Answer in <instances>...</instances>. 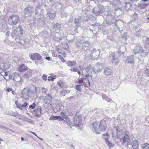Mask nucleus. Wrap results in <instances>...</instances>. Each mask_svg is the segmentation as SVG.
<instances>
[{
    "mask_svg": "<svg viewBox=\"0 0 149 149\" xmlns=\"http://www.w3.org/2000/svg\"><path fill=\"white\" fill-rule=\"evenodd\" d=\"M33 90L28 88H24L22 93V97L23 99L28 101L29 98L33 100L36 99L37 98L38 88L35 86H33Z\"/></svg>",
    "mask_w": 149,
    "mask_h": 149,
    "instance_id": "1",
    "label": "nucleus"
},
{
    "mask_svg": "<svg viewBox=\"0 0 149 149\" xmlns=\"http://www.w3.org/2000/svg\"><path fill=\"white\" fill-rule=\"evenodd\" d=\"M76 45L79 50L85 53H88L90 51L89 46L91 42L88 41L84 40L82 37L78 38L76 39Z\"/></svg>",
    "mask_w": 149,
    "mask_h": 149,
    "instance_id": "2",
    "label": "nucleus"
},
{
    "mask_svg": "<svg viewBox=\"0 0 149 149\" xmlns=\"http://www.w3.org/2000/svg\"><path fill=\"white\" fill-rule=\"evenodd\" d=\"M82 115L80 114L79 111L77 110L76 114L74 117L73 119V126H78L79 127H81L83 125V124L81 123Z\"/></svg>",
    "mask_w": 149,
    "mask_h": 149,
    "instance_id": "3",
    "label": "nucleus"
},
{
    "mask_svg": "<svg viewBox=\"0 0 149 149\" xmlns=\"http://www.w3.org/2000/svg\"><path fill=\"white\" fill-rule=\"evenodd\" d=\"M11 36L17 42L21 45L22 44V43L20 42V40H22V37L17 30L16 29L13 30L11 33Z\"/></svg>",
    "mask_w": 149,
    "mask_h": 149,
    "instance_id": "4",
    "label": "nucleus"
},
{
    "mask_svg": "<svg viewBox=\"0 0 149 149\" xmlns=\"http://www.w3.org/2000/svg\"><path fill=\"white\" fill-rule=\"evenodd\" d=\"M104 9V6L101 4H99L94 6L92 12L96 16L101 15Z\"/></svg>",
    "mask_w": 149,
    "mask_h": 149,
    "instance_id": "5",
    "label": "nucleus"
},
{
    "mask_svg": "<svg viewBox=\"0 0 149 149\" xmlns=\"http://www.w3.org/2000/svg\"><path fill=\"white\" fill-rule=\"evenodd\" d=\"M10 19L9 20L11 25H16L19 21V17L18 15H13L9 17Z\"/></svg>",
    "mask_w": 149,
    "mask_h": 149,
    "instance_id": "6",
    "label": "nucleus"
},
{
    "mask_svg": "<svg viewBox=\"0 0 149 149\" xmlns=\"http://www.w3.org/2000/svg\"><path fill=\"white\" fill-rule=\"evenodd\" d=\"M33 8L31 6H28L24 9V15L25 17L31 16L33 13Z\"/></svg>",
    "mask_w": 149,
    "mask_h": 149,
    "instance_id": "7",
    "label": "nucleus"
},
{
    "mask_svg": "<svg viewBox=\"0 0 149 149\" xmlns=\"http://www.w3.org/2000/svg\"><path fill=\"white\" fill-rule=\"evenodd\" d=\"M114 16L111 15L106 17L105 20H104V23L107 26H109L115 23L116 20L114 19Z\"/></svg>",
    "mask_w": 149,
    "mask_h": 149,
    "instance_id": "8",
    "label": "nucleus"
},
{
    "mask_svg": "<svg viewBox=\"0 0 149 149\" xmlns=\"http://www.w3.org/2000/svg\"><path fill=\"white\" fill-rule=\"evenodd\" d=\"M103 69V65L100 63H96L93 67V70L94 73L100 72Z\"/></svg>",
    "mask_w": 149,
    "mask_h": 149,
    "instance_id": "9",
    "label": "nucleus"
},
{
    "mask_svg": "<svg viewBox=\"0 0 149 149\" xmlns=\"http://www.w3.org/2000/svg\"><path fill=\"white\" fill-rule=\"evenodd\" d=\"M110 54V55L108 57L109 61H111L113 64L115 65H117L118 64V61L117 59L116 58L115 53L111 52Z\"/></svg>",
    "mask_w": 149,
    "mask_h": 149,
    "instance_id": "10",
    "label": "nucleus"
},
{
    "mask_svg": "<svg viewBox=\"0 0 149 149\" xmlns=\"http://www.w3.org/2000/svg\"><path fill=\"white\" fill-rule=\"evenodd\" d=\"M63 36L62 31L59 30L58 32H56L54 33L53 39L55 41H59L62 39V37Z\"/></svg>",
    "mask_w": 149,
    "mask_h": 149,
    "instance_id": "11",
    "label": "nucleus"
},
{
    "mask_svg": "<svg viewBox=\"0 0 149 149\" xmlns=\"http://www.w3.org/2000/svg\"><path fill=\"white\" fill-rule=\"evenodd\" d=\"M100 53L98 50H97L96 49H94L91 51V54L90 55V57L96 59L99 56Z\"/></svg>",
    "mask_w": 149,
    "mask_h": 149,
    "instance_id": "12",
    "label": "nucleus"
},
{
    "mask_svg": "<svg viewBox=\"0 0 149 149\" xmlns=\"http://www.w3.org/2000/svg\"><path fill=\"white\" fill-rule=\"evenodd\" d=\"M99 127L100 130L102 132L105 131L107 127V125L105 120H102L100 121Z\"/></svg>",
    "mask_w": 149,
    "mask_h": 149,
    "instance_id": "13",
    "label": "nucleus"
},
{
    "mask_svg": "<svg viewBox=\"0 0 149 149\" xmlns=\"http://www.w3.org/2000/svg\"><path fill=\"white\" fill-rule=\"evenodd\" d=\"M30 58L33 60L40 61L42 59V58L39 54L35 53L31 55Z\"/></svg>",
    "mask_w": 149,
    "mask_h": 149,
    "instance_id": "14",
    "label": "nucleus"
},
{
    "mask_svg": "<svg viewBox=\"0 0 149 149\" xmlns=\"http://www.w3.org/2000/svg\"><path fill=\"white\" fill-rule=\"evenodd\" d=\"M115 25L117 28L118 30L120 31V29L124 26V22L121 20L118 19L115 22Z\"/></svg>",
    "mask_w": 149,
    "mask_h": 149,
    "instance_id": "15",
    "label": "nucleus"
},
{
    "mask_svg": "<svg viewBox=\"0 0 149 149\" xmlns=\"http://www.w3.org/2000/svg\"><path fill=\"white\" fill-rule=\"evenodd\" d=\"M133 51L134 54H136L142 53L143 52V49L140 45L137 44L134 48Z\"/></svg>",
    "mask_w": 149,
    "mask_h": 149,
    "instance_id": "16",
    "label": "nucleus"
},
{
    "mask_svg": "<svg viewBox=\"0 0 149 149\" xmlns=\"http://www.w3.org/2000/svg\"><path fill=\"white\" fill-rule=\"evenodd\" d=\"M99 24L98 23H95L90 26L89 30L92 32L93 34L96 33V32L95 31L97 28H99Z\"/></svg>",
    "mask_w": 149,
    "mask_h": 149,
    "instance_id": "17",
    "label": "nucleus"
},
{
    "mask_svg": "<svg viewBox=\"0 0 149 149\" xmlns=\"http://www.w3.org/2000/svg\"><path fill=\"white\" fill-rule=\"evenodd\" d=\"M52 100V96L50 93H48L45 97V99L44 100V102L46 104H50Z\"/></svg>",
    "mask_w": 149,
    "mask_h": 149,
    "instance_id": "18",
    "label": "nucleus"
},
{
    "mask_svg": "<svg viewBox=\"0 0 149 149\" xmlns=\"http://www.w3.org/2000/svg\"><path fill=\"white\" fill-rule=\"evenodd\" d=\"M104 73L105 76H109L113 74V72L110 68L106 67L104 68Z\"/></svg>",
    "mask_w": 149,
    "mask_h": 149,
    "instance_id": "19",
    "label": "nucleus"
},
{
    "mask_svg": "<svg viewBox=\"0 0 149 149\" xmlns=\"http://www.w3.org/2000/svg\"><path fill=\"white\" fill-rule=\"evenodd\" d=\"M145 31L143 29H140L135 33V35L138 37H143L145 35Z\"/></svg>",
    "mask_w": 149,
    "mask_h": 149,
    "instance_id": "20",
    "label": "nucleus"
},
{
    "mask_svg": "<svg viewBox=\"0 0 149 149\" xmlns=\"http://www.w3.org/2000/svg\"><path fill=\"white\" fill-rule=\"evenodd\" d=\"M111 15V14L110 13V8H107L105 10H104V11H103L101 15L103 16L104 18Z\"/></svg>",
    "mask_w": 149,
    "mask_h": 149,
    "instance_id": "21",
    "label": "nucleus"
},
{
    "mask_svg": "<svg viewBox=\"0 0 149 149\" xmlns=\"http://www.w3.org/2000/svg\"><path fill=\"white\" fill-rule=\"evenodd\" d=\"M56 15L55 12L53 10H51L50 12H48L47 13V17H48L49 19L51 20L54 19Z\"/></svg>",
    "mask_w": 149,
    "mask_h": 149,
    "instance_id": "22",
    "label": "nucleus"
},
{
    "mask_svg": "<svg viewBox=\"0 0 149 149\" xmlns=\"http://www.w3.org/2000/svg\"><path fill=\"white\" fill-rule=\"evenodd\" d=\"M121 8L125 11V10H129L131 7V5L129 2H125L121 6Z\"/></svg>",
    "mask_w": 149,
    "mask_h": 149,
    "instance_id": "23",
    "label": "nucleus"
},
{
    "mask_svg": "<svg viewBox=\"0 0 149 149\" xmlns=\"http://www.w3.org/2000/svg\"><path fill=\"white\" fill-rule=\"evenodd\" d=\"M42 111L41 107L40 106H38V107L36 108L34 110L36 116L38 117H39L40 116V114L41 113Z\"/></svg>",
    "mask_w": 149,
    "mask_h": 149,
    "instance_id": "24",
    "label": "nucleus"
},
{
    "mask_svg": "<svg viewBox=\"0 0 149 149\" xmlns=\"http://www.w3.org/2000/svg\"><path fill=\"white\" fill-rule=\"evenodd\" d=\"M13 80L14 81L19 82L21 80V78L18 73H15L13 74Z\"/></svg>",
    "mask_w": 149,
    "mask_h": 149,
    "instance_id": "25",
    "label": "nucleus"
},
{
    "mask_svg": "<svg viewBox=\"0 0 149 149\" xmlns=\"http://www.w3.org/2000/svg\"><path fill=\"white\" fill-rule=\"evenodd\" d=\"M97 123L94 122L92 124L91 127L93 130L95 131L96 134H99L100 133V131L97 129Z\"/></svg>",
    "mask_w": 149,
    "mask_h": 149,
    "instance_id": "26",
    "label": "nucleus"
},
{
    "mask_svg": "<svg viewBox=\"0 0 149 149\" xmlns=\"http://www.w3.org/2000/svg\"><path fill=\"white\" fill-rule=\"evenodd\" d=\"M129 140H130V138L128 134H125L124 137L122 139H120V141H123V143H125L126 142L127 143V144L129 143H130L129 141Z\"/></svg>",
    "mask_w": 149,
    "mask_h": 149,
    "instance_id": "27",
    "label": "nucleus"
},
{
    "mask_svg": "<svg viewBox=\"0 0 149 149\" xmlns=\"http://www.w3.org/2000/svg\"><path fill=\"white\" fill-rule=\"evenodd\" d=\"M37 22L40 24L45 25L46 24V19L43 16L40 17L38 19Z\"/></svg>",
    "mask_w": 149,
    "mask_h": 149,
    "instance_id": "28",
    "label": "nucleus"
},
{
    "mask_svg": "<svg viewBox=\"0 0 149 149\" xmlns=\"http://www.w3.org/2000/svg\"><path fill=\"white\" fill-rule=\"evenodd\" d=\"M61 28V24L58 23H54L53 25L52 29L54 31H56L60 30Z\"/></svg>",
    "mask_w": 149,
    "mask_h": 149,
    "instance_id": "29",
    "label": "nucleus"
},
{
    "mask_svg": "<svg viewBox=\"0 0 149 149\" xmlns=\"http://www.w3.org/2000/svg\"><path fill=\"white\" fill-rule=\"evenodd\" d=\"M49 120H58L60 121L63 120V118L59 116H52L50 117Z\"/></svg>",
    "mask_w": 149,
    "mask_h": 149,
    "instance_id": "30",
    "label": "nucleus"
},
{
    "mask_svg": "<svg viewBox=\"0 0 149 149\" xmlns=\"http://www.w3.org/2000/svg\"><path fill=\"white\" fill-rule=\"evenodd\" d=\"M66 38L68 42L70 43L73 41L74 39V37L72 34H70L68 35Z\"/></svg>",
    "mask_w": 149,
    "mask_h": 149,
    "instance_id": "31",
    "label": "nucleus"
},
{
    "mask_svg": "<svg viewBox=\"0 0 149 149\" xmlns=\"http://www.w3.org/2000/svg\"><path fill=\"white\" fill-rule=\"evenodd\" d=\"M125 48L124 46H120L118 49V53L121 55L123 54L125 51Z\"/></svg>",
    "mask_w": 149,
    "mask_h": 149,
    "instance_id": "32",
    "label": "nucleus"
},
{
    "mask_svg": "<svg viewBox=\"0 0 149 149\" xmlns=\"http://www.w3.org/2000/svg\"><path fill=\"white\" fill-rule=\"evenodd\" d=\"M148 5V4L145 3L144 2H141L138 4V6L141 9H144Z\"/></svg>",
    "mask_w": 149,
    "mask_h": 149,
    "instance_id": "33",
    "label": "nucleus"
},
{
    "mask_svg": "<svg viewBox=\"0 0 149 149\" xmlns=\"http://www.w3.org/2000/svg\"><path fill=\"white\" fill-rule=\"evenodd\" d=\"M126 61L128 63H133L134 61V56L131 55L127 57L126 59Z\"/></svg>",
    "mask_w": 149,
    "mask_h": 149,
    "instance_id": "34",
    "label": "nucleus"
},
{
    "mask_svg": "<svg viewBox=\"0 0 149 149\" xmlns=\"http://www.w3.org/2000/svg\"><path fill=\"white\" fill-rule=\"evenodd\" d=\"M27 68V67L25 66L24 64H22L20 66L19 70L20 72H23L26 71Z\"/></svg>",
    "mask_w": 149,
    "mask_h": 149,
    "instance_id": "35",
    "label": "nucleus"
},
{
    "mask_svg": "<svg viewBox=\"0 0 149 149\" xmlns=\"http://www.w3.org/2000/svg\"><path fill=\"white\" fill-rule=\"evenodd\" d=\"M17 29L21 35H22L24 34L25 33V31L23 29L22 27L20 25H19Z\"/></svg>",
    "mask_w": 149,
    "mask_h": 149,
    "instance_id": "36",
    "label": "nucleus"
},
{
    "mask_svg": "<svg viewBox=\"0 0 149 149\" xmlns=\"http://www.w3.org/2000/svg\"><path fill=\"white\" fill-rule=\"evenodd\" d=\"M115 13H119V15L123 14V12L124 11L123 8H119L115 9Z\"/></svg>",
    "mask_w": 149,
    "mask_h": 149,
    "instance_id": "37",
    "label": "nucleus"
},
{
    "mask_svg": "<svg viewBox=\"0 0 149 149\" xmlns=\"http://www.w3.org/2000/svg\"><path fill=\"white\" fill-rule=\"evenodd\" d=\"M81 21L80 17L76 18L74 20V24H78L81 23Z\"/></svg>",
    "mask_w": 149,
    "mask_h": 149,
    "instance_id": "38",
    "label": "nucleus"
},
{
    "mask_svg": "<svg viewBox=\"0 0 149 149\" xmlns=\"http://www.w3.org/2000/svg\"><path fill=\"white\" fill-rule=\"evenodd\" d=\"M31 72L30 71L28 72L26 74H24V77L26 79H28L31 76Z\"/></svg>",
    "mask_w": 149,
    "mask_h": 149,
    "instance_id": "39",
    "label": "nucleus"
},
{
    "mask_svg": "<svg viewBox=\"0 0 149 149\" xmlns=\"http://www.w3.org/2000/svg\"><path fill=\"white\" fill-rule=\"evenodd\" d=\"M102 96L103 100H106L108 102H111V101H112L106 95L104 94H102Z\"/></svg>",
    "mask_w": 149,
    "mask_h": 149,
    "instance_id": "40",
    "label": "nucleus"
},
{
    "mask_svg": "<svg viewBox=\"0 0 149 149\" xmlns=\"http://www.w3.org/2000/svg\"><path fill=\"white\" fill-rule=\"evenodd\" d=\"M111 4L113 6H118L121 4V2L119 0H113Z\"/></svg>",
    "mask_w": 149,
    "mask_h": 149,
    "instance_id": "41",
    "label": "nucleus"
},
{
    "mask_svg": "<svg viewBox=\"0 0 149 149\" xmlns=\"http://www.w3.org/2000/svg\"><path fill=\"white\" fill-rule=\"evenodd\" d=\"M66 63L68 66L72 67L76 64V62L75 61H68Z\"/></svg>",
    "mask_w": 149,
    "mask_h": 149,
    "instance_id": "42",
    "label": "nucleus"
},
{
    "mask_svg": "<svg viewBox=\"0 0 149 149\" xmlns=\"http://www.w3.org/2000/svg\"><path fill=\"white\" fill-rule=\"evenodd\" d=\"M56 8L58 10H61L63 7L62 4L60 2L57 3L56 4Z\"/></svg>",
    "mask_w": 149,
    "mask_h": 149,
    "instance_id": "43",
    "label": "nucleus"
},
{
    "mask_svg": "<svg viewBox=\"0 0 149 149\" xmlns=\"http://www.w3.org/2000/svg\"><path fill=\"white\" fill-rule=\"evenodd\" d=\"M130 12L132 13L131 15V16L132 18L135 19L137 17L138 15L136 13L132 10H130Z\"/></svg>",
    "mask_w": 149,
    "mask_h": 149,
    "instance_id": "44",
    "label": "nucleus"
},
{
    "mask_svg": "<svg viewBox=\"0 0 149 149\" xmlns=\"http://www.w3.org/2000/svg\"><path fill=\"white\" fill-rule=\"evenodd\" d=\"M141 147L142 149H149V143H146L142 144Z\"/></svg>",
    "mask_w": 149,
    "mask_h": 149,
    "instance_id": "45",
    "label": "nucleus"
},
{
    "mask_svg": "<svg viewBox=\"0 0 149 149\" xmlns=\"http://www.w3.org/2000/svg\"><path fill=\"white\" fill-rule=\"evenodd\" d=\"M65 119L67 124L69 126H70V128H71V126H73V123L72 122H71L70 121L69 118L68 117H67Z\"/></svg>",
    "mask_w": 149,
    "mask_h": 149,
    "instance_id": "46",
    "label": "nucleus"
},
{
    "mask_svg": "<svg viewBox=\"0 0 149 149\" xmlns=\"http://www.w3.org/2000/svg\"><path fill=\"white\" fill-rule=\"evenodd\" d=\"M112 136L113 137V139L115 140L117 139L118 138V131L117 130V132L116 133H112Z\"/></svg>",
    "mask_w": 149,
    "mask_h": 149,
    "instance_id": "47",
    "label": "nucleus"
},
{
    "mask_svg": "<svg viewBox=\"0 0 149 149\" xmlns=\"http://www.w3.org/2000/svg\"><path fill=\"white\" fill-rule=\"evenodd\" d=\"M1 74L2 75H3L4 76L3 77L6 80H8L7 77V76H8V73L7 72H3L2 73H1Z\"/></svg>",
    "mask_w": 149,
    "mask_h": 149,
    "instance_id": "48",
    "label": "nucleus"
},
{
    "mask_svg": "<svg viewBox=\"0 0 149 149\" xmlns=\"http://www.w3.org/2000/svg\"><path fill=\"white\" fill-rule=\"evenodd\" d=\"M145 73L149 77V66H146L145 68Z\"/></svg>",
    "mask_w": 149,
    "mask_h": 149,
    "instance_id": "49",
    "label": "nucleus"
},
{
    "mask_svg": "<svg viewBox=\"0 0 149 149\" xmlns=\"http://www.w3.org/2000/svg\"><path fill=\"white\" fill-rule=\"evenodd\" d=\"M8 114L12 116L17 117L18 116V113L14 112L12 111H10L8 112Z\"/></svg>",
    "mask_w": 149,
    "mask_h": 149,
    "instance_id": "50",
    "label": "nucleus"
},
{
    "mask_svg": "<svg viewBox=\"0 0 149 149\" xmlns=\"http://www.w3.org/2000/svg\"><path fill=\"white\" fill-rule=\"evenodd\" d=\"M36 2H36L37 3V4L39 6H41L42 5L44 2V0H36Z\"/></svg>",
    "mask_w": 149,
    "mask_h": 149,
    "instance_id": "51",
    "label": "nucleus"
},
{
    "mask_svg": "<svg viewBox=\"0 0 149 149\" xmlns=\"http://www.w3.org/2000/svg\"><path fill=\"white\" fill-rule=\"evenodd\" d=\"M15 104L17 108L20 109L21 110H22L23 108H22V104H21L19 103H18V102H16V101L15 102Z\"/></svg>",
    "mask_w": 149,
    "mask_h": 149,
    "instance_id": "52",
    "label": "nucleus"
},
{
    "mask_svg": "<svg viewBox=\"0 0 149 149\" xmlns=\"http://www.w3.org/2000/svg\"><path fill=\"white\" fill-rule=\"evenodd\" d=\"M24 120L25 121H26L27 122H28L29 123H31V124L32 123L33 121L32 120L29 119V118H28L25 116L24 118Z\"/></svg>",
    "mask_w": 149,
    "mask_h": 149,
    "instance_id": "53",
    "label": "nucleus"
},
{
    "mask_svg": "<svg viewBox=\"0 0 149 149\" xmlns=\"http://www.w3.org/2000/svg\"><path fill=\"white\" fill-rule=\"evenodd\" d=\"M42 93L43 95H46L47 92L48 90L45 88H41Z\"/></svg>",
    "mask_w": 149,
    "mask_h": 149,
    "instance_id": "54",
    "label": "nucleus"
},
{
    "mask_svg": "<svg viewBox=\"0 0 149 149\" xmlns=\"http://www.w3.org/2000/svg\"><path fill=\"white\" fill-rule=\"evenodd\" d=\"M36 104L35 103H33L32 104L30 105L29 107V109L30 110L31 109H33L35 108Z\"/></svg>",
    "mask_w": 149,
    "mask_h": 149,
    "instance_id": "55",
    "label": "nucleus"
},
{
    "mask_svg": "<svg viewBox=\"0 0 149 149\" xmlns=\"http://www.w3.org/2000/svg\"><path fill=\"white\" fill-rule=\"evenodd\" d=\"M56 76H49L48 77V81H53L55 79Z\"/></svg>",
    "mask_w": 149,
    "mask_h": 149,
    "instance_id": "56",
    "label": "nucleus"
},
{
    "mask_svg": "<svg viewBox=\"0 0 149 149\" xmlns=\"http://www.w3.org/2000/svg\"><path fill=\"white\" fill-rule=\"evenodd\" d=\"M40 8L38 7H36V11H35V14L37 15L38 13H40Z\"/></svg>",
    "mask_w": 149,
    "mask_h": 149,
    "instance_id": "57",
    "label": "nucleus"
},
{
    "mask_svg": "<svg viewBox=\"0 0 149 149\" xmlns=\"http://www.w3.org/2000/svg\"><path fill=\"white\" fill-rule=\"evenodd\" d=\"M106 143L107 144L108 146L110 148L113 147V144L111 143V142L109 141H106Z\"/></svg>",
    "mask_w": 149,
    "mask_h": 149,
    "instance_id": "58",
    "label": "nucleus"
},
{
    "mask_svg": "<svg viewBox=\"0 0 149 149\" xmlns=\"http://www.w3.org/2000/svg\"><path fill=\"white\" fill-rule=\"evenodd\" d=\"M128 37L127 33H124L123 35V38L125 40H126Z\"/></svg>",
    "mask_w": 149,
    "mask_h": 149,
    "instance_id": "59",
    "label": "nucleus"
},
{
    "mask_svg": "<svg viewBox=\"0 0 149 149\" xmlns=\"http://www.w3.org/2000/svg\"><path fill=\"white\" fill-rule=\"evenodd\" d=\"M65 90H62L60 92V95L61 96H64L66 94Z\"/></svg>",
    "mask_w": 149,
    "mask_h": 149,
    "instance_id": "60",
    "label": "nucleus"
},
{
    "mask_svg": "<svg viewBox=\"0 0 149 149\" xmlns=\"http://www.w3.org/2000/svg\"><path fill=\"white\" fill-rule=\"evenodd\" d=\"M82 86L81 85H77L76 86V89L79 91H81V88Z\"/></svg>",
    "mask_w": 149,
    "mask_h": 149,
    "instance_id": "61",
    "label": "nucleus"
},
{
    "mask_svg": "<svg viewBox=\"0 0 149 149\" xmlns=\"http://www.w3.org/2000/svg\"><path fill=\"white\" fill-rule=\"evenodd\" d=\"M18 117V118L19 119H22L24 120V118L25 116L20 115L18 113V116H17Z\"/></svg>",
    "mask_w": 149,
    "mask_h": 149,
    "instance_id": "62",
    "label": "nucleus"
},
{
    "mask_svg": "<svg viewBox=\"0 0 149 149\" xmlns=\"http://www.w3.org/2000/svg\"><path fill=\"white\" fill-rule=\"evenodd\" d=\"M47 75H46L45 74H44L42 77V79L44 81H46L47 79Z\"/></svg>",
    "mask_w": 149,
    "mask_h": 149,
    "instance_id": "63",
    "label": "nucleus"
},
{
    "mask_svg": "<svg viewBox=\"0 0 149 149\" xmlns=\"http://www.w3.org/2000/svg\"><path fill=\"white\" fill-rule=\"evenodd\" d=\"M57 84L59 86L61 87H63L64 85L61 81H58L57 82Z\"/></svg>",
    "mask_w": 149,
    "mask_h": 149,
    "instance_id": "64",
    "label": "nucleus"
}]
</instances>
